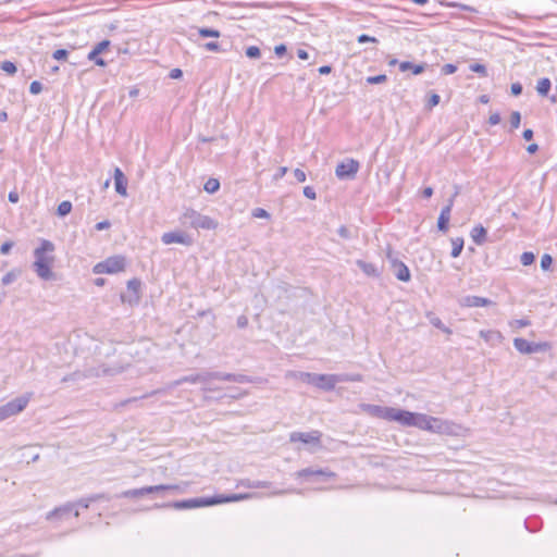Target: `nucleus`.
Segmentation results:
<instances>
[{
	"label": "nucleus",
	"instance_id": "16",
	"mask_svg": "<svg viewBox=\"0 0 557 557\" xmlns=\"http://www.w3.org/2000/svg\"><path fill=\"white\" fill-rule=\"evenodd\" d=\"M165 492L181 493V492H183V490H182L181 485H178V484H160V485L144 486L145 495H150V494L162 495Z\"/></svg>",
	"mask_w": 557,
	"mask_h": 557
},
{
	"label": "nucleus",
	"instance_id": "11",
	"mask_svg": "<svg viewBox=\"0 0 557 557\" xmlns=\"http://www.w3.org/2000/svg\"><path fill=\"white\" fill-rule=\"evenodd\" d=\"M161 242L164 245L181 244L184 246H191L194 244V238L183 231H173L163 233Z\"/></svg>",
	"mask_w": 557,
	"mask_h": 557
},
{
	"label": "nucleus",
	"instance_id": "49",
	"mask_svg": "<svg viewBox=\"0 0 557 557\" xmlns=\"http://www.w3.org/2000/svg\"><path fill=\"white\" fill-rule=\"evenodd\" d=\"M16 278V274L14 272H8L3 277H2V284L3 285H9L11 284L13 281H15Z\"/></svg>",
	"mask_w": 557,
	"mask_h": 557
},
{
	"label": "nucleus",
	"instance_id": "52",
	"mask_svg": "<svg viewBox=\"0 0 557 557\" xmlns=\"http://www.w3.org/2000/svg\"><path fill=\"white\" fill-rule=\"evenodd\" d=\"M430 322H431V324H432L433 326H435V327H436V329H438V330L444 329V325H445V324H444V323L442 322V320H441L440 318H437V317H431V318H430Z\"/></svg>",
	"mask_w": 557,
	"mask_h": 557
},
{
	"label": "nucleus",
	"instance_id": "39",
	"mask_svg": "<svg viewBox=\"0 0 557 557\" xmlns=\"http://www.w3.org/2000/svg\"><path fill=\"white\" fill-rule=\"evenodd\" d=\"M1 69L2 71H4L5 73L10 74V75H13L16 73V65L11 62V61H4L2 62L1 64Z\"/></svg>",
	"mask_w": 557,
	"mask_h": 557
},
{
	"label": "nucleus",
	"instance_id": "6",
	"mask_svg": "<svg viewBox=\"0 0 557 557\" xmlns=\"http://www.w3.org/2000/svg\"><path fill=\"white\" fill-rule=\"evenodd\" d=\"M388 421H395L404 426H414L425 431L428 414L410 412L407 410L392 407L391 417Z\"/></svg>",
	"mask_w": 557,
	"mask_h": 557
},
{
	"label": "nucleus",
	"instance_id": "45",
	"mask_svg": "<svg viewBox=\"0 0 557 557\" xmlns=\"http://www.w3.org/2000/svg\"><path fill=\"white\" fill-rule=\"evenodd\" d=\"M261 54L260 49L256 46H250L246 49V55L250 59H257Z\"/></svg>",
	"mask_w": 557,
	"mask_h": 557
},
{
	"label": "nucleus",
	"instance_id": "17",
	"mask_svg": "<svg viewBox=\"0 0 557 557\" xmlns=\"http://www.w3.org/2000/svg\"><path fill=\"white\" fill-rule=\"evenodd\" d=\"M460 306L462 307H486L491 306L493 302L488 298L480 297V296H466L460 299Z\"/></svg>",
	"mask_w": 557,
	"mask_h": 557
},
{
	"label": "nucleus",
	"instance_id": "1",
	"mask_svg": "<svg viewBox=\"0 0 557 557\" xmlns=\"http://www.w3.org/2000/svg\"><path fill=\"white\" fill-rule=\"evenodd\" d=\"M257 497V494L253 493H240V494H230V495H221V496H213L205 499H188V500H181L175 502L171 504V507L175 509H187V508H194L198 506H212L218 504H224V503H235L240 500H246ZM156 508H163V507H170V505H154Z\"/></svg>",
	"mask_w": 557,
	"mask_h": 557
},
{
	"label": "nucleus",
	"instance_id": "4",
	"mask_svg": "<svg viewBox=\"0 0 557 557\" xmlns=\"http://www.w3.org/2000/svg\"><path fill=\"white\" fill-rule=\"evenodd\" d=\"M425 431L450 436H465L467 433L460 424L431 416H428Z\"/></svg>",
	"mask_w": 557,
	"mask_h": 557
},
{
	"label": "nucleus",
	"instance_id": "18",
	"mask_svg": "<svg viewBox=\"0 0 557 557\" xmlns=\"http://www.w3.org/2000/svg\"><path fill=\"white\" fill-rule=\"evenodd\" d=\"M114 186L119 195L123 197L127 196V178L120 168H115L114 170Z\"/></svg>",
	"mask_w": 557,
	"mask_h": 557
},
{
	"label": "nucleus",
	"instance_id": "60",
	"mask_svg": "<svg viewBox=\"0 0 557 557\" xmlns=\"http://www.w3.org/2000/svg\"><path fill=\"white\" fill-rule=\"evenodd\" d=\"M111 226V223L109 221H101V222H98L96 225H95V228L97 231H103V230H107Z\"/></svg>",
	"mask_w": 557,
	"mask_h": 557
},
{
	"label": "nucleus",
	"instance_id": "32",
	"mask_svg": "<svg viewBox=\"0 0 557 557\" xmlns=\"http://www.w3.org/2000/svg\"><path fill=\"white\" fill-rule=\"evenodd\" d=\"M141 496H145L144 487L127 490L120 494V497L124 498H138Z\"/></svg>",
	"mask_w": 557,
	"mask_h": 557
},
{
	"label": "nucleus",
	"instance_id": "34",
	"mask_svg": "<svg viewBox=\"0 0 557 557\" xmlns=\"http://www.w3.org/2000/svg\"><path fill=\"white\" fill-rule=\"evenodd\" d=\"M220 188V182L215 178H209L205 184V190L209 194L218 191Z\"/></svg>",
	"mask_w": 557,
	"mask_h": 557
},
{
	"label": "nucleus",
	"instance_id": "31",
	"mask_svg": "<svg viewBox=\"0 0 557 557\" xmlns=\"http://www.w3.org/2000/svg\"><path fill=\"white\" fill-rule=\"evenodd\" d=\"M550 81L548 78H541L537 82L536 90L540 95L546 96L550 89Z\"/></svg>",
	"mask_w": 557,
	"mask_h": 557
},
{
	"label": "nucleus",
	"instance_id": "48",
	"mask_svg": "<svg viewBox=\"0 0 557 557\" xmlns=\"http://www.w3.org/2000/svg\"><path fill=\"white\" fill-rule=\"evenodd\" d=\"M456 71H457V66L451 63H447V64L443 65V67H442V73L444 75L454 74Z\"/></svg>",
	"mask_w": 557,
	"mask_h": 557
},
{
	"label": "nucleus",
	"instance_id": "19",
	"mask_svg": "<svg viewBox=\"0 0 557 557\" xmlns=\"http://www.w3.org/2000/svg\"><path fill=\"white\" fill-rule=\"evenodd\" d=\"M364 410L373 417L389 420L392 407H382L377 405H366Z\"/></svg>",
	"mask_w": 557,
	"mask_h": 557
},
{
	"label": "nucleus",
	"instance_id": "13",
	"mask_svg": "<svg viewBox=\"0 0 557 557\" xmlns=\"http://www.w3.org/2000/svg\"><path fill=\"white\" fill-rule=\"evenodd\" d=\"M335 474L325 470H312L310 468L302 469L295 473L296 478H305L314 483L326 482Z\"/></svg>",
	"mask_w": 557,
	"mask_h": 557
},
{
	"label": "nucleus",
	"instance_id": "37",
	"mask_svg": "<svg viewBox=\"0 0 557 557\" xmlns=\"http://www.w3.org/2000/svg\"><path fill=\"white\" fill-rule=\"evenodd\" d=\"M534 260H535V256L531 251H525L520 257L521 263L525 267L532 264L534 262Z\"/></svg>",
	"mask_w": 557,
	"mask_h": 557
},
{
	"label": "nucleus",
	"instance_id": "35",
	"mask_svg": "<svg viewBox=\"0 0 557 557\" xmlns=\"http://www.w3.org/2000/svg\"><path fill=\"white\" fill-rule=\"evenodd\" d=\"M198 34L201 37H214V38L220 37V32L219 30L212 29V28H206V27L198 28Z\"/></svg>",
	"mask_w": 557,
	"mask_h": 557
},
{
	"label": "nucleus",
	"instance_id": "33",
	"mask_svg": "<svg viewBox=\"0 0 557 557\" xmlns=\"http://www.w3.org/2000/svg\"><path fill=\"white\" fill-rule=\"evenodd\" d=\"M122 370L115 369V368H108V367H100L98 370H96L95 373L91 375L100 376V375H114L120 373Z\"/></svg>",
	"mask_w": 557,
	"mask_h": 557
},
{
	"label": "nucleus",
	"instance_id": "57",
	"mask_svg": "<svg viewBox=\"0 0 557 557\" xmlns=\"http://www.w3.org/2000/svg\"><path fill=\"white\" fill-rule=\"evenodd\" d=\"M511 325L517 326V327H525V326L530 325V321L527 319H519V320H515L511 323Z\"/></svg>",
	"mask_w": 557,
	"mask_h": 557
},
{
	"label": "nucleus",
	"instance_id": "64",
	"mask_svg": "<svg viewBox=\"0 0 557 557\" xmlns=\"http://www.w3.org/2000/svg\"><path fill=\"white\" fill-rule=\"evenodd\" d=\"M338 235L344 237V238H349L350 234H349V231L346 226H341L337 231Z\"/></svg>",
	"mask_w": 557,
	"mask_h": 557
},
{
	"label": "nucleus",
	"instance_id": "50",
	"mask_svg": "<svg viewBox=\"0 0 557 557\" xmlns=\"http://www.w3.org/2000/svg\"><path fill=\"white\" fill-rule=\"evenodd\" d=\"M304 195L311 200H314L317 198V194L314 189L311 186H306L304 188Z\"/></svg>",
	"mask_w": 557,
	"mask_h": 557
},
{
	"label": "nucleus",
	"instance_id": "27",
	"mask_svg": "<svg viewBox=\"0 0 557 557\" xmlns=\"http://www.w3.org/2000/svg\"><path fill=\"white\" fill-rule=\"evenodd\" d=\"M424 64H413L411 62H401L399 64V70L401 72H406L408 70L412 71L413 74L418 75V74H421L423 71H424Z\"/></svg>",
	"mask_w": 557,
	"mask_h": 557
},
{
	"label": "nucleus",
	"instance_id": "26",
	"mask_svg": "<svg viewBox=\"0 0 557 557\" xmlns=\"http://www.w3.org/2000/svg\"><path fill=\"white\" fill-rule=\"evenodd\" d=\"M271 485L270 482H267V481H251V480H240L238 483H237V487L239 486H244V487H247V488H264V487H269Z\"/></svg>",
	"mask_w": 557,
	"mask_h": 557
},
{
	"label": "nucleus",
	"instance_id": "41",
	"mask_svg": "<svg viewBox=\"0 0 557 557\" xmlns=\"http://www.w3.org/2000/svg\"><path fill=\"white\" fill-rule=\"evenodd\" d=\"M386 79H387L386 75L381 74V75H376V76L367 77V83L370 85H376V84H382V83L386 82Z\"/></svg>",
	"mask_w": 557,
	"mask_h": 557
},
{
	"label": "nucleus",
	"instance_id": "47",
	"mask_svg": "<svg viewBox=\"0 0 557 557\" xmlns=\"http://www.w3.org/2000/svg\"><path fill=\"white\" fill-rule=\"evenodd\" d=\"M69 54V51L65 49H58L52 53L53 59L58 61L65 60Z\"/></svg>",
	"mask_w": 557,
	"mask_h": 557
},
{
	"label": "nucleus",
	"instance_id": "30",
	"mask_svg": "<svg viewBox=\"0 0 557 557\" xmlns=\"http://www.w3.org/2000/svg\"><path fill=\"white\" fill-rule=\"evenodd\" d=\"M127 289L134 294V302H137L139 300L140 281L137 278L129 280L127 282Z\"/></svg>",
	"mask_w": 557,
	"mask_h": 557
},
{
	"label": "nucleus",
	"instance_id": "36",
	"mask_svg": "<svg viewBox=\"0 0 557 557\" xmlns=\"http://www.w3.org/2000/svg\"><path fill=\"white\" fill-rule=\"evenodd\" d=\"M71 210H72V203L70 201H62L58 206V214L61 216L69 214L71 212Z\"/></svg>",
	"mask_w": 557,
	"mask_h": 557
},
{
	"label": "nucleus",
	"instance_id": "28",
	"mask_svg": "<svg viewBox=\"0 0 557 557\" xmlns=\"http://www.w3.org/2000/svg\"><path fill=\"white\" fill-rule=\"evenodd\" d=\"M199 373L183 376L170 384V388L176 387L183 383L198 384Z\"/></svg>",
	"mask_w": 557,
	"mask_h": 557
},
{
	"label": "nucleus",
	"instance_id": "53",
	"mask_svg": "<svg viewBox=\"0 0 557 557\" xmlns=\"http://www.w3.org/2000/svg\"><path fill=\"white\" fill-rule=\"evenodd\" d=\"M294 176H295V178H296L299 183H302V182H305V181H306V173H305L302 170H300V169H296V170L294 171Z\"/></svg>",
	"mask_w": 557,
	"mask_h": 557
},
{
	"label": "nucleus",
	"instance_id": "43",
	"mask_svg": "<svg viewBox=\"0 0 557 557\" xmlns=\"http://www.w3.org/2000/svg\"><path fill=\"white\" fill-rule=\"evenodd\" d=\"M521 122V114L518 111H513L510 115V125L512 128H518Z\"/></svg>",
	"mask_w": 557,
	"mask_h": 557
},
{
	"label": "nucleus",
	"instance_id": "5",
	"mask_svg": "<svg viewBox=\"0 0 557 557\" xmlns=\"http://www.w3.org/2000/svg\"><path fill=\"white\" fill-rule=\"evenodd\" d=\"M214 381H227V382H238L244 383L248 382V379L245 375L240 374H232V373H223L215 371H202L199 372V381L198 384L202 385L203 391H216L218 388L214 386Z\"/></svg>",
	"mask_w": 557,
	"mask_h": 557
},
{
	"label": "nucleus",
	"instance_id": "40",
	"mask_svg": "<svg viewBox=\"0 0 557 557\" xmlns=\"http://www.w3.org/2000/svg\"><path fill=\"white\" fill-rule=\"evenodd\" d=\"M470 70L472 72H475L478 74H480L481 76L485 77L487 75V71H486V67L485 65L483 64H480V63H473L470 65Z\"/></svg>",
	"mask_w": 557,
	"mask_h": 557
},
{
	"label": "nucleus",
	"instance_id": "9",
	"mask_svg": "<svg viewBox=\"0 0 557 557\" xmlns=\"http://www.w3.org/2000/svg\"><path fill=\"white\" fill-rule=\"evenodd\" d=\"M513 346L521 354H534L539 351H546L550 348V344L547 342L532 343L521 337H517L513 339Z\"/></svg>",
	"mask_w": 557,
	"mask_h": 557
},
{
	"label": "nucleus",
	"instance_id": "38",
	"mask_svg": "<svg viewBox=\"0 0 557 557\" xmlns=\"http://www.w3.org/2000/svg\"><path fill=\"white\" fill-rule=\"evenodd\" d=\"M341 382H360L362 380L360 374H338Z\"/></svg>",
	"mask_w": 557,
	"mask_h": 557
},
{
	"label": "nucleus",
	"instance_id": "51",
	"mask_svg": "<svg viewBox=\"0 0 557 557\" xmlns=\"http://www.w3.org/2000/svg\"><path fill=\"white\" fill-rule=\"evenodd\" d=\"M42 89V86L39 82L35 81L30 84L29 86V91L33 94V95H37L41 91Z\"/></svg>",
	"mask_w": 557,
	"mask_h": 557
},
{
	"label": "nucleus",
	"instance_id": "42",
	"mask_svg": "<svg viewBox=\"0 0 557 557\" xmlns=\"http://www.w3.org/2000/svg\"><path fill=\"white\" fill-rule=\"evenodd\" d=\"M553 263V258L548 253H545L542 256V259H541V268L544 270V271H547L549 270L550 265Z\"/></svg>",
	"mask_w": 557,
	"mask_h": 557
},
{
	"label": "nucleus",
	"instance_id": "44",
	"mask_svg": "<svg viewBox=\"0 0 557 557\" xmlns=\"http://www.w3.org/2000/svg\"><path fill=\"white\" fill-rule=\"evenodd\" d=\"M251 214L253 218H257V219H269L270 218V213L262 208L253 209Z\"/></svg>",
	"mask_w": 557,
	"mask_h": 557
},
{
	"label": "nucleus",
	"instance_id": "12",
	"mask_svg": "<svg viewBox=\"0 0 557 557\" xmlns=\"http://www.w3.org/2000/svg\"><path fill=\"white\" fill-rule=\"evenodd\" d=\"M338 374H313L312 384L313 386L323 389V391H332L335 388L336 384L339 383Z\"/></svg>",
	"mask_w": 557,
	"mask_h": 557
},
{
	"label": "nucleus",
	"instance_id": "59",
	"mask_svg": "<svg viewBox=\"0 0 557 557\" xmlns=\"http://www.w3.org/2000/svg\"><path fill=\"white\" fill-rule=\"evenodd\" d=\"M205 48L208 51H219L220 50V45L216 41H210V42H207L205 45Z\"/></svg>",
	"mask_w": 557,
	"mask_h": 557
},
{
	"label": "nucleus",
	"instance_id": "25",
	"mask_svg": "<svg viewBox=\"0 0 557 557\" xmlns=\"http://www.w3.org/2000/svg\"><path fill=\"white\" fill-rule=\"evenodd\" d=\"M450 220L449 207H443L437 220V227L442 232L448 231V222Z\"/></svg>",
	"mask_w": 557,
	"mask_h": 557
},
{
	"label": "nucleus",
	"instance_id": "54",
	"mask_svg": "<svg viewBox=\"0 0 557 557\" xmlns=\"http://www.w3.org/2000/svg\"><path fill=\"white\" fill-rule=\"evenodd\" d=\"M510 89L513 96H519L522 92V85L520 83H513Z\"/></svg>",
	"mask_w": 557,
	"mask_h": 557
},
{
	"label": "nucleus",
	"instance_id": "14",
	"mask_svg": "<svg viewBox=\"0 0 557 557\" xmlns=\"http://www.w3.org/2000/svg\"><path fill=\"white\" fill-rule=\"evenodd\" d=\"M101 498H102L101 495H94L91 497L81 499V500H78L75 504H67V505H65V506H63L61 508H58V509L49 512L48 516H47V519H51L52 517L61 515V513H64V512H70V511H72L76 507L88 508L89 504L91 502H97V500H99Z\"/></svg>",
	"mask_w": 557,
	"mask_h": 557
},
{
	"label": "nucleus",
	"instance_id": "56",
	"mask_svg": "<svg viewBox=\"0 0 557 557\" xmlns=\"http://www.w3.org/2000/svg\"><path fill=\"white\" fill-rule=\"evenodd\" d=\"M440 96L437 94H432L429 99V108H433L440 103Z\"/></svg>",
	"mask_w": 557,
	"mask_h": 557
},
{
	"label": "nucleus",
	"instance_id": "58",
	"mask_svg": "<svg viewBox=\"0 0 557 557\" xmlns=\"http://www.w3.org/2000/svg\"><path fill=\"white\" fill-rule=\"evenodd\" d=\"M13 244L11 242H5L0 247V252L2 255H8L12 248Z\"/></svg>",
	"mask_w": 557,
	"mask_h": 557
},
{
	"label": "nucleus",
	"instance_id": "15",
	"mask_svg": "<svg viewBox=\"0 0 557 557\" xmlns=\"http://www.w3.org/2000/svg\"><path fill=\"white\" fill-rule=\"evenodd\" d=\"M290 442H301L304 444L320 445L321 432L311 431L308 433L293 432L289 436Z\"/></svg>",
	"mask_w": 557,
	"mask_h": 557
},
{
	"label": "nucleus",
	"instance_id": "62",
	"mask_svg": "<svg viewBox=\"0 0 557 557\" xmlns=\"http://www.w3.org/2000/svg\"><path fill=\"white\" fill-rule=\"evenodd\" d=\"M183 75V72L181 69H173L171 70L169 76L172 78V79H177V78H181Z\"/></svg>",
	"mask_w": 557,
	"mask_h": 557
},
{
	"label": "nucleus",
	"instance_id": "24",
	"mask_svg": "<svg viewBox=\"0 0 557 557\" xmlns=\"http://www.w3.org/2000/svg\"><path fill=\"white\" fill-rule=\"evenodd\" d=\"M470 235L476 245H483L486 242V230L482 225L474 226Z\"/></svg>",
	"mask_w": 557,
	"mask_h": 557
},
{
	"label": "nucleus",
	"instance_id": "10",
	"mask_svg": "<svg viewBox=\"0 0 557 557\" xmlns=\"http://www.w3.org/2000/svg\"><path fill=\"white\" fill-rule=\"evenodd\" d=\"M360 164L355 159H346L338 163L335 169V174L339 180H351L355 178L358 173Z\"/></svg>",
	"mask_w": 557,
	"mask_h": 557
},
{
	"label": "nucleus",
	"instance_id": "55",
	"mask_svg": "<svg viewBox=\"0 0 557 557\" xmlns=\"http://www.w3.org/2000/svg\"><path fill=\"white\" fill-rule=\"evenodd\" d=\"M288 169L286 166H281L277 172L274 174L273 180L278 181L281 180L286 173Z\"/></svg>",
	"mask_w": 557,
	"mask_h": 557
},
{
	"label": "nucleus",
	"instance_id": "2",
	"mask_svg": "<svg viewBox=\"0 0 557 557\" xmlns=\"http://www.w3.org/2000/svg\"><path fill=\"white\" fill-rule=\"evenodd\" d=\"M53 251L54 245L47 239H42L40 246L34 251V271L40 278L46 281L52 278L51 268L54 261V257L52 256Z\"/></svg>",
	"mask_w": 557,
	"mask_h": 557
},
{
	"label": "nucleus",
	"instance_id": "63",
	"mask_svg": "<svg viewBox=\"0 0 557 557\" xmlns=\"http://www.w3.org/2000/svg\"><path fill=\"white\" fill-rule=\"evenodd\" d=\"M274 52L276 55L282 57L286 52V47L284 45H278L274 48Z\"/></svg>",
	"mask_w": 557,
	"mask_h": 557
},
{
	"label": "nucleus",
	"instance_id": "29",
	"mask_svg": "<svg viewBox=\"0 0 557 557\" xmlns=\"http://www.w3.org/2000/svg\"><path fill=\"white\" fill-rule=\"evenodd\" d=\"M451 257L458 258L463 249V239L461 237L453 238L451 239Z\"/></svg>",
	"mask_w": 557,
	"mask_h": 557
},
{
	"label": "nucleus",
	"instance_id": "20",
	"mask_svg": "<svg viewBox=\"0 0 557 557\" xmlns=\"http://www.w3.org/2000/svg\"><path fill=\"white\" fill-rule=\"evenodd\" d=\"M393 268H394L395 276L399 281H403V282L410 281V277H411L410 271L404 262L398 261V260H393Z\"/></svg>",
	"mask_w": 557,
	"mask_h": 557
},
{
	"label": "nucleus",
	"instance_id": "23",
	"mask_svg": "<svg viewBox=\"0 0 557 557\" xmlns=\"http://www.w3.org/2000/svg\"><path fill=\"white\" fill-rule=\"evenodd\" d=\"M313 374L310 372H301V371H287L285 374L286 379H296L300 380L305 383L312 384Z\"/></svg>",
	"mask_w": 557,
	"mask_h": 557
},
{
	"label": "nucleus",
	"instance_id": "3",
	"mask_svg": "<svg viewBox=\"0 0 557 557\" xmlns=\"http://www.w3.org/2000/svg\"><path fill=\"white\" fill-rule=\"evenodd\" d=\"M180 223L195 230H215L218 222L194 209H186L180 216Z\"/></svg>",
	"mask_w": 557,
	"mask_h": 557
},
{
	"label": "nucleus",
	"instance_id": "21",
	"mask_svg": "<svg viewBox=\"0 0 557 557\" xmlns=\"http://www.w3.org/2000/svg\"><path fill=\"white\" fill-rule=\"evenodd\" d=\"M480 336L493 346L500 344L503 339L500 332L493 330L480 331Z\"/></svg>",
	"mask_w": 557,
	"mask_h": 557
},
{
	"label": "nucleus",
	"instance_id": "46",
	"mask_svg": "<svg viewBox=\"0 0 557 557\" xmlns=\"http://www.w3.org/2000/svg\"><path fill=\"white\" fill-rule=\"evenodd\" d=\"M111 42L110 40H102L98 42L92 49L96 50L99 54L104 52L109 47Z\"/></svg>",
	"mask_w": 557,
	"mask_h": 557
},
{
	"label": "nucleus",
	"instance_id": "22",
	"mask_svg": "<svg viewBox=\"0 0 557 557\" xmlns=\"http://www.w3.org/2000/svg\"><path fill=\"white\" fill-rule=\"evenodd\" d=\"M356 263L367 276L377 277L380 275L375 264L363 260H357Z\"/></svg>",
	"mask_w": 557,
	"mask_h": 557
},
{
	"label": "nucleus",
	"instance_id": "8",
	"mask_svg": "<svg viewBox=\"0 0 557 557\" xmlns=\"http://www.w3.org/2000/svg\"><path fill=\"white\" fill-rule=\"evenodd\" d=\"M125 258L122 256L109 257L94 267L96 274H114L124 271Z\"/></svg>",
	"mask_w": 557,
	"mask_h": 557
},
{
	"label": "nucleus",
	"instance_id": "61",
	"mask_svg": "<svg viewBox=\"0 0 557 557\" xmlns=\"http://www.w3.org/2000/svg\"><path fill=\"white\" fill-rule=\"evenodd\" d=\"M499 122H500L499 113H493V114L490 115L488 123L491 125H497V124H499Z\"/></svg>",
	"mask_w": 557,
	"mask_h": 557
},
{
	"label": "nucleus",
	"instance_id": "7",
	"mask_svg": "<svg viewBox=\"0 0 557 557\" xmlns=\"http://www.w3.org/2000/svg\"><path fill=\"white\" fill-rule=\"evenodd\" d=\"M33 397V393H25L7 404L0 406V421L7 420L22 412Z\"/></svg>",
	"mask_w": 557,
	"mask_h": 557
}]
</instances>
